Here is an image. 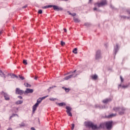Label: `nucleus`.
<instances>
[{
    "instance_id": "72a5a7b5",
    "label": "nucleus",
    "mask_w": 130,
    "mask_h": 130,
    "mask_svg": "<svg viewBox=\"0 0 130 130\" xmlns=\"http://www.w3.org/2000/svg\"><path fill=\"white\" fill-rule=\"evenodd\" d=\"M65 90L67 92H68L69 91V88H65Z\"/></svg>"
},
{
    "instance_id": "dca6fc26",
    "label": "nucleus",
    "mask_w": 130,
    "mask_h": 130,
    "mask_svg": "<svg viewBox=\"0 0 130 130\" xmlns=\"http://www.w3.org/2000/svg\"><path fill=\"white\" fill-rule=\"evenodd\" d=\"M116 116V114H111L108 116V118H111L112 117H114Z\"/></svg>"
},
{
    "instance_id": "f257e3e1",
    "label": "nucleus",
    "mask_w": 130,
    "mask_h": 130,
    "mask_svg": "<svg viewBox=\"0 0 130 130\" xmlns=\"http://www.w3.org/2000/svg\"><path fill=\"white\" fill-rule=\"evenodd\" d=\"M85 125L86 127L91 128V129L93 130H96L104 128L105 125H106L107 129L110 130L112 127V122L108 121L106 123H103L102 124H100V126H98L96 124H93L92 122L88 121L85 123Z\"/></svg>"
},
{
    "instance_id": "79ce46f5",
    "label": "nucleus",
    "mask_w": 130,
    "mask_h": 130,
    "mask_svg": "<svg viewBox=\"0 0 130 130\" xmlns=\"http://www.w3.org/2000/svg\"><path fill=\"white\" fill-rule=\"evenodd\" d=\"M122 18H126V16H122Z\"/></svg>"
},
{
    "instance_id": "393cba45",
    "label": "nucleus",
    "mask_w": 130,
    "mask_h": 130,
    "mask_svg": "<svg viewBox=\"0 0 130 130\" xmlns=\"http://www.w3.org/2000/svg\"><path fill=\"white\" fill-rule=\"evenodd\" d=\"M23 64L25 65L28 64V63L27 62V60H23Z\"/></svg>"
},
{
    "instance_id": "5fc2aeb1",
    "label": "nucleus",
    "mask_w": 130,
    "mask_h": 130,
    "mask_svg": "<svg viewBox=\"0 0 130 130\" xmlns=\"http://www.w3.org/2000/svg\"><path fill=\"white\" fill-rule=\"evenodd\" d=\"M85 26H87V24H85Z\"/></svg>"
},
{
    "instance_id": "6e6552de",
    "label": "nucleus",
    "mask_w": 130,
    "mask_h": 130,
    "mask_svg": "<svg viewBox=\"0 0 130 130\" xmlns=\"http://www.w3.org/2000/svg\"><path fill=\"white\" fill-rule=\"evenodd\" d=\"M34 92V89H30V88H26V90L24 92V94H28V93H31Z\"/></svg>"
},
{
    "instance_id": "a878e982",
    "label": "nucleus",
    "mask_w": 130,
    "mask_h": 130,
    "mask_svg": "<svg viewBox=\"0 0 130 130\" xmlns=\"http://www.w3.org/2000/svg\"><path fill=\"white\" fill-rule=\"evenodd\" d=\"M49 100L50 101H57V99H54V98H50V99H49Z\"/></svg>"
},
{
    "instance_id": "cd10ccee",
    "label": "nucleus",
    "mask_w": 130,
    "mask_h": 130,
    "mask_svg": "<svg viewBox=\"0 0 130 130\" xmlns=\"http://www.w3.org/2000/svg\"><path fill=\"white\" fill-rule=\"evenodd\" d=\"M19 78H20V79L21 80H22L25 79V78H24V77H23V76H20V75H19Z\"/></svg>"
},
{
    "instance_id": "a18cd8bd",
    "label": "nucleus",
    "mask_w": 130,
    "mask_h": 130,
    "mask_svg": "<svg viewBox=\"0 0 130 130\" xmlns=\"http://www.w3.org/2000/svg\"><path fill=\"white\" fill-rule=\"evenodd\" d=\"M12 117H13L12 116H11L10 117V119H11L12 118Z\"/></svg>"
},
{
    "instance_id": "603ef678",
    "label": "nucleus",
    "mask_w": 130,
    "mask_h": 130,
    "mask_svg": "<svg viewBox=\"0 0 130 130\" xmlns=\"http://www.w3.org/2000/svg\"><path fill=\"white\" fill-rule=\"evenodd\" d=\"M2 34V31H0V35H1Z\"/></svg>"
},
{
    "instance_id": "6ab92c4d",
    "label": "nucleus",
    "mask_w": 130,
    "mask_h": 130,
    "mask_svg": "<svg viewBox=\"0 0 130 130\" xmlns=\"http://www.w3.org/2000/svg\"><path fill=\"white\" fill-rule=\"evenodd\" d=\"M23 103V101L20 100V101H18L16 102L15 104L16 105H19V104H22Z\"/></svg>"
},
{
    "instance_id": "0eeeda50",
    "label": "nucleus",
    "mask_w": 130,
    "mask_h": 130,
    "mask_svg": "<svg viewBox=\"0 0 130 130\" xmlns=\"http://www.w3.org/2000/svg\"><path fill=\"white\" fill-rule=\"evenodd\" d=\"M52 7H53L54 10H55L56 11H62L63 10V8H59L57 6H55V5L52 6Z\"/></svg>"
},
{
    "instance_id": "c9c22d12",
    "label": "nucleus",
    "mask_w": 130,
    "mask_h": 130,
    "mask_svg": "<svg viewBox=\"0 0 130 130\" xmlns=\"http://www.w3.org/2000/svg\"><path fill=\"white\" fill-rule=\"evenodd\" d=\"M18 98L20 99V100H22L23 99L22 96H18Z\"/></svg>"
},
{
    "instance_id": "a19ab883",
    "label": "nucleus",
    "mask_w": 130,
    "mask_h": 130,
    "mask_svg": "<svg viewBox=\"0 0 130 130\" xmlns=\"http://www.w3.org/2000/svg\"><path fill=\"white\" fill-rule=\"evenodd\" d=\"M64 30L65 32H67V29L66 28H64Z\"/></svg>"
},
{
    "instance_id": "37998d69",
    "label": "nucleus",
    "mask_w": 130,
    "mask_h": 130,
    "mask_svg": "<svg viewBox=\"0 0 130 130\" xmlns=\"http://www.w3.org/2000/svg\"><path fill=\"white\" fill-rule=\"evenodd\" d=\"M31 129L32 130H35V128L34 127H31Z\"/></svg>"
},
{
    "instance_id": "aec40b11",
    "label": "nucleus",
    "mask_w": 130,
    "mask_h": 130,
    "mask_svg": "<svg viewBox=\"0 0 130 130\" xmlns=\"http://www.w3.org/2000/svg\"><path fill=\"white\" fill-rule=\"evenodd\" d=\"M24 86L26 87H31V85L27 82H25L24 83Z\"/></svg>"
},
{
    "instance_id": "7c9ffc66",
    "label": "nucleus",
    "mask_w": 130,
    "mask_h": 130,
    "mask_svg": "<svg viewBox=\"0 0 130 130\" xmlns=\"http://www.w3.org/2000/svg\"><path fill=\"white\" fill-rule=\"evenodd\" d=\"M48 96V95L45 96H44V97H43V98H40V99H41V100H42L43 101V100H44V99H45L46 98H47Z\"/></svg>"
},
{
    "instance_id": "ea45409f",
    "label": "nucleus",
    "mask_w": 130,
    "mask_h": 130,
    "mask_svg": "<svg viewBox=\"0 0 130 130\" xmlns=\"http://www.w3.org/2000/svg\"><path fill=\"white\" fill-rule=\"evenodd\" d=\"M93 10H94V11H96L98 10V8L95 7L94 8H93Z\"/></svg>"
},
{
    "instance_id": "de8ad7c7",
    "label": "nucleus",
    "mask_w": 130,
    "mask_h": 130,
    "mask_svg": "<svg viewBox=\"0 0 130 130\" xmlns=\"http://www.w3.org/2000/svg\"><path fill=\"white\" fill-rule=\"evenodd\" d=\"M27 7V6H25V7H23V8H25Z\"/></svg>"
},
{
    "instance_id": "c756f323",
    "label": "nucleus",
    "mask_w": 130,
    "mask_h": 130,
    "mask_svg": "<svg viewBox=\"0 0 130 130\" xmlns=\"http://www.w3.org/2000/svg\"><path fill=\"white\" fill-rule=\"evenodd\" d=\"M75 127V124H72V130H73L74 129Z\"/></svg>"
},
{
    "instance_id": "e433bc0d",
    "label": "nucleus",
    "mask_w": 130,
    "mask_h": 130,
    "mask_svg": "<svg viewBox=\"0 0 130 130\" xmlns=\"http://www.w3.org/2000/svg\"><path fill=\"white\" fill-rule=\"evenodd\" d=\"M17 115V114H13L12 115H11V116H13V117L16 116Z\"/></svg>"
},
{
    "instance_id": "f03ea898",
    "label": "nucleus",
    "mask_w": 130,
    "mask_h": 130,
    "mask_svg": "<svg viewBox=\"0 0 130 130\" xmlns=\"http://www.w3.org/2000/svg\"><path fill=\"white\" fill-rule=\"evenodd\" d=\"M107 1L106 0H103L100 3H95L94 5H95V7H98L100 8L101 7H103L106 6L107 5Z\"/></svg>"
},
{
    "instance_id": "ddd939ff",
    "label": "nucleus",
    "mask_w": 130,
    "mask_h": 130,
    "mask_svg": "<svg viewBox=\"0 0 130 130\" xmlns=\"http://www.w3.org/2000/svg\"><path fill=\"white\" fill-rule=\"evenodd\" d=\"M128 87V85H122L121 84H119V87H122V88L125 89L127 88Z\"/></svg>"
},
{
    "instance_id": "9b49d317",
    "label": "nucleus",
    "mask_w": 130,
    "mask_h": 130,
    "mask_svg": "<svg viewBox=\"0 0 130 130\" xmlns=\"http://www.w3.org/2000/svg\"><path fill=\"white\" fill-rule=\"evenodd\" d=\"M38 103H36V104H35L34 106H33V107H32V111L33 112H35V111H36L37 110V107L38 106Z\"/></svg>"
},
{
    "instance_id": "f8f14e48",
    "label": "nucleus",
    "mask_w": 130,
    "mask_h": 130,
    "mask_svg": "<svg viewBox=\"0 0 130 130\" xmlns=\"http://www.w3.org/2000/svg\"><path fill=\"white\" fill-rule=\"evenodd\" d=\"M121 110V108L120 107H114L113 108V110L115 112H117V111H120Z\"/></svg>"
},
{
    "instance_id": "4c0bfd02",
    "label": "nucleus",
    "mask_w": 130,
    "mask_h": 130,
    "mask_svg": "<svg viewBox=\"0 0 130 130\" xmlns=\"http://www.w3.org/2000/svg\"><path fill=\"white\" fill-rule=\"evenodd\" d=\"M13 76L16 78H18V77L15 74H13Z\"/></svg>"
},
{
    "instance_id": "9d476101",
    "label": "nucleus",
    "mask_w": 130,
    "mask_h": 130,
    "mask_svg": "<svg viewBox=\"0 0 130 130\" xmlns=\"http://www.w3.org/2000/svg\"><path fill=\"white\" fill-rule=\"evenodd\" d=\"M111 101H112V99H106L103 100V103L104 104H107L110 102Z\"/></svg>"
},
{
    "instance_id": "a211bd4d",
    "label": "nucleus",
    "mask_w": 130,
    "mask_h": 130,
    "mask_svg": "<svg viewBox=\"0 0 130 130\" xmlns=\"http://www.w3.org/2000/svg\"><path fill=\"white\" fill-rule=\"evenodd\" d=\"M73 20H74V22H76V23H79L80 22V20L76 17H74Z\"/></svg>"
},
{
    "instance_id": "4468645a",
    "label": "nucleus",
    "mask_w": 130,
    "mask_h": 130,
    "mask_svg": "<svg viewBox=\"0 0 130 130\" xmlns=\"http://www.w3.org/2000/svg\"><path fill=\"white\" fill-rule=\"evenodd\" d=\"M66 108L67 109V112H71V111H72V108L69 106H67Z\"/></svg>"
},
{
    "instance_id": "1a4fd4ad",
    "label": "nucleus",
    "mask_w": 130,
    "mask_h": 130,
    "mask_svg": "<svg viewBox=\"0 0 130 130\" xmlns=\"http://www.w3.org/2000/svg\"><path fill=\"white\" fill-rule=\"evenodd\" d=\"M100 57H101V51L98 50L96 51L95 58L96 59H99L100 58Z\"/></svg>"
},
{
    "instance_id": "864d4df0",
    "label": "nucleus",
    "mask_w": 130,
    "mask_h": 130,
    "mask_svg": "<svg viewBox=\"0 0 130 130\" xmlns=\"http://www.w3.org/2000/svg\"><path fill=\"white\" fill-rule=\"evenodd\" d=\"M53 87H50V89H51V88H53Z\"/></svg>"
},
{
    "instance_id": "3c124183",
    "label": "nucleus",
    "mask_w": 130,
    "mask_h": 130,
    "mask_svg": "<svg viewBox=\"0 0 130 130\" xmlns=\"http://www.w3.org/2000/svg\"><path fill=\"white\" fill-rule=\"evenodd\" d=\"M72 14H71V13H69V15H72Z\"/></svg>"
},
{
    "instance_id": "20e7f679",
    "label": "nucleus",
    "mask_w": 130,
    "mask_h": 130,
    "mask_svg": "<svg viewBox=\"0 0 130 130\" xmlns=\"http://www.w3.org/2000/svg\"><path fill=\"white\" fill-rule=\"evenodd\" d=\"M15 93L16 94L22 95L24 93V92L22 90H20L19 88H16Z\"/></svg>"
},
{
    "instance_id": "7ed1b4c3",
    "label": "nucleus",
    "mask_w": 130,
    "mask_h": 130,
    "mask_svg": "<svg viewBox=\"0 0 130 130\" xmlns=\"http://www.w3.org/2000/svg\"><path fill=\"white\" fill-rule=\"evenodd\" d=\"M76 70H75L73 72H72V75H69L66 77H64V80H69L72 78H75L77 74H75Z\"/></svg>"
},
{
    "instance_id": "39448f33",
    "label": "nucleus",
    "mask_w": 130,
    "mask_h": 130,
    "mask_svg": "<svg viewBox=\"0 0 130 130\" xmlns=\"http://www.w3.org/2000/svg\"><path fill=\"white\" fill-rule=\"evenodd\" d=\"M2 94L4 95V97L6 101H10V96L6 92H3Z\"/></svg>"
},
{
    "instance_id": "b1692460",
    "label": "nucleus",
    "mask_w": 130,
    "mask_h": 130,
    "mask_svg": "<svg viewBox=\"0 0 130 130\" xmlns=\"http://www.w3.org/2000/svg\"><path fill=\"white\" fill-rule=\"evenodd\" d=\"M52 5H49V6H46L43 8L44 9H47L48 8H52Z\"/></svg>"
},
{
    "instance_id": "c85d7f7f",
    "label": "nucleus",
    "mask_w": 130,
    "mask_h": 130,
    "mask_svg": "<svg viewBox=\"0 0 130 130\" xmlns=\"http://www.w3.org/2000/svg\"><path fill=\"white\" fill-rule=\"evenodd\" d=\"M60 44L62 46H63L65 45V42H63V41H61L60 42Z\"/></svg>"
},
{
    "instance_id": "f3484780",
    "label": "nucleus",
    "mask_w": 130,
    "mask_h": 130,
    "mask_svg": "<svg viewBox=\"0 0 130 130\" xmlns=\"http://www.w3.org/2000/svg\"><path fill=\"white\" fill-rule=\"evenodd\" d=\"M98 78V75H92V76H91V79H92V80H97Z\"/></svg>"
},
{
    "instance_id": "09e8293b",
    "label": "nucleus",
    "mask_w": 130,
    "mask_h": 130,
    "mask_svg": "<svg viewBox=\"0 0 130 130\" xmlns=\"http://www.w3.org/2000/svg\"><path fill=\"white\" fill-rule=\"evenodd\" d=\"M93 0H89V3H91Z\"/></svg>"
},
{
    "instance_id": "423d86ee",
    "label": "nucleus",
    "mask_w": 130,
    "mask_h": 130,
    "mask_svg": "<svg viewBox=\"0 0 130 130\" xmlns=\"http://www.w3.org/2000/svg\"><path fill=\"white\" fill-rule=\"evenodd\" d=\"M126 110V109L124 107L120 108V110L119 111V114L120 115H123L124 113H125Z\"/></svg>"
},
{
    "instance_id": "bb28decb",
    "label": "nucleus",
    "mask_w": 130,
    "mask_h": 130,
    "mask_svg": "<svg viewBox=\"0 0 130 130\" xmlns=\"http://www.w3.org/2000/svg\"><path fill=\"white\" fill-rule=\"evenodd\" d=\"M67 113L69 116L72 117V114L71 112H68Z\"/></svg>"
},
{
    "instance_id": "c03bdc74",
    "label": "nucleus",
    "mask_w": 130,
    "mask_h": 130,
    "mask_svg": "<svg viewBox=\"0 0 130 130\" xmlns=\"http://www.w3.org/2000/svg\"><path fill=\"white\" fill-rule=\"evenodd\" d=\"M61 1L68 2V0H61Z\"/></svg>"
},
{
    "instance_id": "58836bf2",
    "label": "nucleus",
    "mask_w": 130,
    "mask_h": 130,
    "mask_svg": "<svg viewBox=\"0 0 130 130\" xmlns=\"http://www.w3.org/2000/svg\"><path fill=\"white\" fill-rule=\"evenodd\" d=\"M76 15V13L72 14V16H75Z\"/></svg>"
},
{
    "instance_id": "473e14b6",
    "label": "nucleus",
    "mask_w": 130,
    "mask_h": 130,
    "mask_svg": "<svg viewBox=\"0 0 130 130\" xmlns=\"http://www.w3.org/2000/svg\"><path fill=\"white\" fill-rule=\"evenodd\" d=\"M120 80H121V82H123V78L121 76H120Z\"/></svg>"
},
{
    "instance_id": "4be33fe9",
    "label": "nucleus",
    "mask_w": 130,
    "mask_h": 130,
    "mask_svg": "<svg viewBox=\"0 0 130 130\" xmlns=\"http://www.w3.org/2000/svg\"><path fill=\"white\" fill-rule=\"evenodd\" d=\"M42 101V99L41 98L38 99L37 103L38 104L39 106V104H40Z\"/></svg>"
},
{
    "instance_id": "2eb2a0df",
    "label": "nucleus",
    "mask_w": 130,
    "mask_h": 130,
    "mask_svg": "<svg viewBox=\"0 0 130 130\" xmlns=\"http://www.w3.org/2000/svg\"><path fill=\"white\" fill-rule=\"evenodd\" d=\"M0 76H1L2 77H4L5 79L6 78V75L3 72H2L1 70H0Z\"/></svg>"
},
{
    "instance_id": "412c9836",
    "label": "nucleus",
    "mask_w": 130,
    "mask_h": 130,
    "mask_svg": "<svg viewBox=\"0 0 130 130\" xmlns=\"http://www.w3.org/2000/svg\"><path fill=\"white\" fill-rule=\"evenodd\" d=\"M73 53L75 54H77V49L76 48L74 49V50H73Z\"/></svg>"
},
{
    "instance_id": "8fccbe9b",
    "label": "nucleus",
    "mask_w": 130,
    "mask_h": 130,
    "mask_svg": "<svg viewBox=\"0 0 130 130\" xmlns=\"http://www.w3.org/2000/svg\"><path fill=\"white\" fill-rule=\"evenodd\" d=\"M35 80H37V77H35Z\"/></svg>"
},
{
    "instance_id": "f704fd0d",
    "label": "nucleus",
    "mask_w": 130,
    "mask_h": 130,
    "mask_svg": "<svg viewBox=\"0 0 130 130\" xmlns=\"http://www.w3.org/2000/svg\"><path fill=\"white\" fill-rule=\"evenodd\" d=\"M127 13H128V15H130V10H127Z\"/></svg>"
},
{
    "instance_id": "2f4dec72",
    "label": "nucleus",
    "mask_w": 130,
    "mask_h": 130,
    "mask_svg": "<svg viewBox=\"0 0 130 130\" xmlns=\"http://www.w3.org/2000/svg\"><path fill=\"white\" fill-rule=\"evenodd\" d=\"M38 13L41 14H42V10H39L38 11Z\"/></svg>"
},
{
    "instance_id": "49530a36",
    "label": "nucleus",
    "mask_w": 130,
    "mask_h": 130,
    "mask_svg": "<svg viewBox=\"0 0 130 130\" xmlns=\"http://www.w3.org/2000/svg\"><path fill=\"white\" fill-rule=\"evenodd\" d=\"M8 130H12V128H9L8 129Z\"/></svg>"
},
{
    "instance_id": "5701e85b",
    "label": "nucleus",
    "mask_w": 130,
    "mask_h": 130,
    "mask_svg": "<svg viewBox=\"0 0 130 130\" xmlns=\"http://www.w3.org/2000/svg\"><path fill=\"white\" fill-rule=\"evenodd\" d=\"M57 105H59V106H66V104L64 103H61L57 104Z\"/></svg>"
}]
</instances>
